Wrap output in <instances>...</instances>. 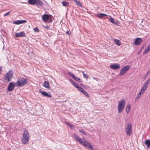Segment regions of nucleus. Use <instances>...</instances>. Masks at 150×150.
<instances>
[{"instance_id":"1","label":"nucleus","mask_w":150,"mask_h":150,"mask_svg":"<svg viewBox=\"0 0 150 150\" xmlns=\"http://www.w3.org/2000/svg\"><path fill=\"white\" fill-rule=\"evenodd\" d=\"M28 83V79L27 78H18L16 82L14 83L15 86L18 87L23 86Z\"/></svg>"},{"instance_id":"2","label":"nucleus","mask_w":150,"mask_h":150,"mask_svg":"<svg viewBox=\"0 0 150 150\" xmlns=\"http://www.w3.org/2000/svg\"><path fill=\"white\" fill-rule=\"evenodd\" d=\"M30 135L28 130L25 129L23 132L21 140L23 144L27 143L29 140Z\"/></svg>"},{"instance_id":"3","label":"nucleus","mask_w":150,"mask_h":150,"mask_svg":"<svg viewBox=\"0 0 150 150\" xmlns=\"http://www.w3.org/2000/svg\"><path fill=\"white\" fill-rule=\"evenodd\" d=\"M125 104V101L124 99H122L118 103L117 108L119 113H121L124 108Z\"/></svg>"},{"instance_id":"4","label":"nucleus","mask_w":150,"mask_h":150,"mask_svg":"<svg viewBox=\"0 0 150 150\" xmlns=\"http://www.w3.org/2000/svg\"><path fill=\"white\" fill-rule=\"evenodd\" d=\"M28 3L30 5L40 6H42L43 5V3L40 0H28Z\"/></svg>"},{"instance_id":"5","label":"nucleus","mask_w":150,"mask_h":150,"mask_svg":"<svg viewBox=\"0 0 150 150\" xmlns=\"http://www.w3.org/2000/svg\"><path fill=\"white\" fill-rule=\"evenodd\" d=\"M13 76V72L12 71L9 70L6 74L4 75V79L5 80L8 81V82H9Z\"/></svg>"},{"instance_id":"6","label":"nucleus","mask_w":150,"mask_h":150,"mask_svg":"<svg viewBox=\"0 0 150 150\" xmlns=\"http://www.w3.org/2000/svg\"><path fill=\"white\" fill-rule=\"evenodd\" d=\"M126 134L130 136L132 133V125L129 123H127L125 128Z\"/></svg>"},{"instance_id":"7","label":"nucleus","mask_w":150,"mask_h":150,"mask_svg":"<svg viewBox=\"0 0 150 150\" xmlns=\"http://www.w3.org/2000/svg\"><path fill=\"white\" fill-rule=\"evenodd\" d=\"M129 66L128 65L123 67L120 70L119 76H122L125 74L129 69Z\"/></svg>"},{"instance_id":"8","label":"nucleus","mask_w":150,"mask_h":150,"mask_svg":"<svg viewBox=\"0 0 150 150\" xmlns=\"http://www.w3.org/2000/svg\"><path fill=\"white\" fill-rule=\"evenodd\" d=\"M84 143L82 145L92 150H94L92 146L91 145L90 143L86 141L85 139H84Z\"/></svg>"},{"instance_id":"9","label":"nucleus","mask_w":150,"mask_h":150,"mask_svg":"<svg viewBox=\"0 0 150 150\" xmlns=\"http://www.w3.org/2000/svg\"><path fill=\"white\" fill-rule=\"evenodd\" d=\"M15 86V84H14L13 82H11L9 83L8 86V90L9 91H12L14 89Z\"/></svg>"},{"instance_id":"10","label":"nucleus","mask_w":150,"mask_h":150,"mask_svg":"<svg viewBox=\"0 0 150 150\" xmlns=\"http://www.w3.org/2000/svg\"><path fill=\"white\" fill-rule=\"evenodd\" d=\"M73 135L76 140L82 145L84 143L83 140L76 134H75Z\"/></svg>"},{"instance_id":"11","label":"nucleus","mask_w":150,"mask_h":150,"mask_svg":"<svg viewBox=\"0 0 150 150\" xmlns=\"http://www.w3.org/2000/svg\"><path fill=\"white\" fill-rule=\"evenodd\" d=\"M68 74L76 81L79 82H81L80 79L76 76L74 74L69 72H68Z\"/></svg>"},{"instance_id":"12","label":"nucleus","mask_w":150,"mask_h":150,"mask_svg":"<svg viewBox=\"0 0 150 150\" xmlns=\"http://www.w3.org/2000/svg\"><path fill=\"white\" fill-rule=\"evenodd\" d=\"M120 64H117L115 63L112 65H111L110 66V67L111 69L116 70L117 69H118L120 68Z\"/></svg>"},{"instance_id":"13","label":"nucleus","mask_w":150,"mask_h":150,"mask_svg":"<svg viewBox=\"0 0 150 150\" xmlns=\"http://www.w3.org/2000/svg\"><path fill=\"white\" fill-rule=\"evenodd\" d=\"M15 36L16 37H25L26 36L25 34L23 31L20 33H16L15 34Z\"/></svg>"},{"instance_id":"14","label":"nucleus","mask_w":150,"mask_h":150,"mask_svg":"<svg viewBox=\"0 0 150 150\" xmlns=\"http://www.w3.org/2000/svg\"><path fill=\"white\" fill-rule=\"evenodd\" d=\"M27 21L26 20H18L13 21V23L15 24L19 25L21 24L25 23Z\"/></svg>"},{"instance_id":"15","label":"nucleus","mask_w":150,"mask_h":150,"mask_svg":"<svg viewBox=\"0 0 150 150\" xmlns=\"http://www.w3.org/2000/svg\"><path fill=\"white\" fill-rule=\"evenodd\" d=\"M51 16L50 15L45 14L42 16V20L44 21H46L48 20L49 16Z\"/></svg>"},{"instance_id":"16","label":"nucleus","mask_w":150,"mask_h":150,"mask_svg":"<svg viewBox=\"0 0 150 150\" xmlns=\"http://www.w3.org/2000/svg\"><path fill=\"white\" fill-rule=\"evenodd\" d=\"M142 42V40L140 38H137L134 42V44L136 45H139Z\"/></svg>"},{"instance_id":"17","label":"nucleus","mask_w":150,"mask_h":150,"mask_svg":"<svg viewBox=\"0 0 150 150\" xmlns=\"http://www.w3.org/2000/svg\"><path fill=\"white\" fill-rule=\"evenodd\" d=\"M150 82V79H147L144 83L143 87H144L145 88H147L148 85H149V83Z\"/></svg>"},{"instance_id":"18","label":"nucleus","mask_w":150,"mask_h":150,"mask_svg":"<svg viewBox=\"0 0 150 150\" xmlns=\"http://www.w3.org/2000/svg\"><path fill=\"white\" fill-rule=\"evenodd\" d=\"M70 80L71 81V84L73 85L75 87L77 88H78L79 86L77 83H76L75 82L73 81L71 79H70Z\"/></svg>"},{"instance_id":"19","label":"nucleus","mask_w":150,"mask_h":150,"mask_svg":"<svg viewBox=\"0 0 150 150\" xmlns=\"http://www.w3.org/2000/svg\"><path fill=\"white\" fill-rule=\"evenodd\" d=\"M107 16V15L102 13H98L96 15V16L100 18H102L104 16Z\"/></svg>"},{"instance_id":"20","label":"nucleus","mask_w":150,"mask_h":150,"mask_svg":"<svg viewBox=\"0 0 150 150\" xmlns=\"http://www.w3.org/2000/svg\"><path fill=\"white\" fill-rule=\"evenodd\" d=\"M65 123L66 124H67V125H68L70 127V128L72 129H74L75 128V125H74L71 124L67 122H65Z\"/></svg>"},{"instance_id":"21","label":"nucleus","mask_w":150,"mask_h":150,"mask_svg":"<svg viewBox=\"0 0 150 150\" xmlns=\"http://www.w3.org/2000/svg\"><path fill=\"white\" fill-rule=\"evenodd\" d=\"M43 85L44 87L47 88L50 87L49 83L48 81H45L43 83Z\"/></svg>"},{"instance_id":"22","label":"nucleus","mask_w":150,"mask_h":150,"mask_svg":"<svg viewBox=\"0 0 150 150\" xmlns=\"http://www.w3.org/2000/svg\"><path fill=\"white\" fill-rule=\"evenodd\" d=\"M114 42L117 45L120 46L121 45V42L120 40L118 39H114L113 40Z\"/></svg>"},{"instance_id":"23","label":"nucleus","mask_w":150,"mask_h":150,"mask_svg":"<svg viewBox=\"0 0 150 150\" xmlns=\"http://www.w3.org/2000/svg\"><path fill=\"white\" fill-rule=\"evenodd\" d=\"M131 109V106L130 105H128L126 107L125 111L127 113H128L130 111Z\"/></svg>"},{"instance_id":"24","label":"nucleus","mask_w":150,"mask_h":150,"mask_svg":"<svg viewBox=\"0 0 150 150\" xmlns=\"http://www.w3.org/2000/svg\"><path fill=\"white\" fill-rule=\"evenodd\" d=\"M110 18H109V20L112 23L115 24V25H117V22H115L114 21V19L113 18H112L111 16H109Z\"/></svg>"},{"instance_id":"25","label":"nucleus","mask_w":150,"mask_h":150,"mask_svg":"<svg viewBox=\"0 0 150 150\" xmlns=\"http://www.w3.org/2000/svg\"><path fill=\"white\" fill-rule=\"evenodd\" d=\"M150 51V45L148 46L145 49V51L143 52V54H145L147 52Z\"/></svg>"},{"instance_id":"26","label":"nucleus","mask_w":150,"mask_h":150,"mask_svg":"<svg viewBox=\"0 0 150 150\" xmlns=\"http://www.w3.org/2000/svg\"><path fill=\"white\" fill-rule=\"evenodd\" d=\"M145 144L149 148L150 147V140L149 139L146 140L145 142Z\"/></svg>"},{"instance_id":"27","label":"nucleus","mask_w":150,"mask_h":150,"mask_svg":"<svg viewBox=\"0 0 150 150\" xmlns=\"http://www.w3.org/2000/svg\"><path fill=\"white\" fill-rule=\"evenodd\" d=\"M62 4L63 6L67 7L69 6V2L66 1H63Z\"/></svg>"},{"instance_id":"28","label":"nucleus","mask_w":150,"mask_h":150,"mask_svg":"<svg viewBox=\"0 0 150 150\" xmlns=\"http://www.w3.org/2000/svg\"><path fill=\"white\" fill-rule=\"evenodd\" d=\"M146 89L147 88H145V87L142 86L139 92L142 93L143 95Z\"/></svg>"},{"instance_id":"29","label":"nucleus","mask_w":150,"mask_h":150,"mask_svg":"<svg viewBox=\"0 0 150 150\" xmlns=\"http://www.w3.org/2000/svg\"><path fill=\"white\" fill-rule=\"evenodd\" d=\"M141 94L142 93L139 92V94L137 95L135 99V102L137 101L138 99L141 97Z\"/></svg>"},{"instance_id":"30","label":"nucleus","mask_w":150,"mask_h":150,"mask_svg":"<svg viewBox=\"0 0 150 150\" xmlns=\"http://www.w3.org/2000/svg\"><path fill=\"white\" fill-rule=\"evenodd\" d=\"M82 93L87 97H89L88 93L84 90L83 92Z\"/></svg>"},{"instance_id":"31","label":"nucleus","mask_w":150,"mask_h":150,"mask_svg":"<svg viewBox=\"0 0 150 150\" xmlns=\"http://www.w3.org/2000/svg\"><path fill=\"white\" fill-rule=\"evenodd\" d=\"M74 2H75L76 4L78 5V6H81V5L80 1H78L77 0H73Z\"/></svg>"},{"instance_id":"32","label":"nucleus","mask_w":150,"mask_h":150,"mask_svg":"<svg viewBox=\"0 0 150 150\" xmlns=\"http://www.w3.org/2000/svg\"><path fill=\"white\" fill-rule=\"evenodd\" d=\"M150 73V70L148 71L147 72L146 74L144 76V79H145L148 76L149 74Z\"/></svg>"},{"instance_id":"33","label":"nucleus","mask_w":150,"mask_h":150,"mask_svg":"<svg viewBox=\"0 0 150 150\" xmlns=\"http://www.w3.org/2000/svg\"><path fill=\"white\" fill-rule=\"evenodd\" d=\"M40 92L41 94L44 96H45L46 95V94L47 93V92L42 91H41V90H40Z\"/></svg>"},{"instance_id":"34","label":"nucleus","mask_w":150,"mask_h":150,"mask_svg":"<svg viewBox=\"0 0 150 150\" xmlns=\"http://www.w3.org/2000/svg\"><path fill=\"white\" fill-rule=\"evenodd\" d=\"M52 16L51 15V16H49V18L48 19V22L49 23H51L52 21Z\"/></svg>"},{"instance_id":"35","label":"nucleus","mask_w":150,"mask_h":150,"mask_svg":"<svg viewBox=\"0 0 150 150\" xmlns=\"http://www.w3.org/2000/svg\"><path fill=\"white\" fill-rule=\"evenodd\" d=\"M82 73H83V76H84V77L85 78H88V75H87L86 74H85L84 73V72H83V71H82Z\"/></svg>"},{"instance_id":"36","label":"nucleus","mask_w":150,"mask_h":150,"mask_svg":"<svg viewBox=\"0 0 150 150\" xmlns=\"http://www.w3.org/2000/svg\"><path fill=\"white\" fill-rule=\"evenodd\" d=\"M79 131L82 134H84L85 135H86V133L84 131H83V129H81L80 130H79Z\"/></svg>"},{"instance_id":"37","label":"nucleus","mask_w":150,"mask_h":150,"mask_svg":"<svg viewBox=\"0 0 150 150\" xmlns=\"http://www.w3.org/2000/svg\"><path fill=\"white\" fill-rule=\"evenodd\" d=\"M77 89H78L81 93L83 92L84 90L80 86H79Z\"/></svg>"},{"instance_id":"38","label":"nucleus","mask_w":150,"mask_h":150,"mask_svg":"<svg viewBox=\"0 0 150 150\" xmlns=\"http://www.w3.org/2000/svg\"><path fill=\"white\" fill-rule=\"evenodd\" d=\"M45 96H46L50 98L52 97L51 95L49 93H47L46 94V95Z\"/></svg>"},{"instance_id":"39","label":"nucleus","mask_w":150,"mask_h":150,"mask_svg":"<svg viewBox=\"0 0 150 150\" xmlns=\"http://www.w3.org/2000/svg\"><path fill=\"white\" fill-rule=\"evenodd\" d=\"M33 30L37 32H39L40 30L38 27H36L35 28L33 29Z\"/></svg>"},{"instance_id":"40","label":"nucleus","mask_w":150,"mask_h":150,"mask_svg":"<svg viewBox=\"0 0 150 150\" xmlns=\"http://www.w3.org/2000/svg\"><path fill=\"white\" fill-rule=\"evenodd\" d=\"M66 33L69 35H70L71 34V33L70 30L67 31L66 32Z\"/></svg>"},{"instance_id":"41","label":"nucleus","mask_w":150,"mask_h":150,"mask_svg":"<svg viewBox=\"0 0 150 150\" xmlns=\"http://www.w3.org/2000/svg\"><path fill=\"white\" fill-rule=\"evenodd\" d=\"M10 11H9L7 13H6L4 15V16H7L9 14V13H10Z\"/></svg>"},{"instance_id":"42","label":"nucleus","mask_w":150,"mask_h":150,"mask_svg":"<svg viewBox=\"0 0 150 150\" xmlns=\"http://www.w3.org/2000/svg\"><path fill=\"white\" fill-rule=\"evenodd\" d=\"M45 28L47 29H49L50 28V27L49 26H45Z\"/></svg>"},{"instance_id":"43","label":"nucleus","mask_w":150,"mask_h":150,"mask_svg":"<svg viewBox=\"0 0 150 150\" xmlns=\"http://www.w3.org/2000/svg\"><path fill=\"white\" fill-rule=\"evenodd\" d=\"M2 67H0V74L1 73V71H2Z\"/></svg>"},{"instance_id":"44","label":"nucleus","mask_w":150,"mask_h":150,"mask_svg":"<svg viewBox=\"0 0 150 150\" xmlns=\"http://www.w3.org/2000/svg\"><path fill=\"white\" fill-rule=\"evenodd\" d=\"M85 88H89V86H88L85 85Z\"/></svg>"},{"instance_id":"45","label":"nucleus","mask_w":150,"mask_h":150,"mask_svg":"<svg viewBox=\"0 0 150 150\" xmlns=\"http://www.w3.org/2000/svg\"><path fill=\"white\" fill-rule=\"evenodd\" d=\"M141 52V51H139L137 53V54H138V55H139L140 53Z\"/></svg>"},{"instance_id":"46","label":"nucleus","mask_w":150,"mask_h":150,"mask_svg":"<svg viewBox=\"0 0 150 150\" xmlns=\"http://www.w3.org/2000/svg\"><path fill=\"white\" fill-rule=\"evenodd\" d=\"M142 47L141 48V50H140V51H141V50H142Z\"/></svg>"},{"instance_id":"47","label":"nucleus","mask_w":150,"mask_h":150,"mask_svg":"<svg viewBox=\"0 0 150 150\" xmlns=\"http://www.w3.org/2000/svg\"><path fill=\"white\" fill-rule=\"evenodd\" d=\"M93 79H96V78H95V77H93Z\"/></svg>"},{"instance_id":"48","label":"nucleus","mask_w":150,"mask_h":150,"mask_svg":"<svg viewBox=\"0 0 150 150\" xmlns=\"http://www.w3.org/2000/svg\"><path fill=\"white\" fill-rule=\"evenodd\" d=\"M81 85H83V84H81Z\"/></svg>"}]
</instances>
